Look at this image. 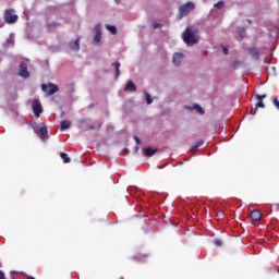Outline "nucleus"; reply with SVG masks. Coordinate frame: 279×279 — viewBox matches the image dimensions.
I'll return each mask as SVG.
<instances>
[{
	"label": "nucleus",
	"instance_id": "nucleus-16",
	"mask_svg": "<svg viewBox=\"0 0 279 279\" xmlns=\"http://www.w3.org/2000/svg\"><path fill=\"white\" fill-rule=\"evenodd\" d=\"M187 109L189 110H196V112H198V114H204L205 113L204 108H202V106H199L197 104L193 105V108L187 107Z\"/></svg>",
	"mask_w": 279,
	"mask_h": 279
},
{
	"label": "nucleus",
	"instance_id": "nucleus-6",
	"mask_svg": "<svg viewBox=\"0 0 279 279\" xmlns=\"http://www.w3.org/2000/svg\"><path fill=\"white\" fill-rule=\"evenodd\" d=\"M32 108L35 117H40V114H43V105L39 100H33Z\"/></svg>",
	"mask_w": 279,
	"mask_h": 279
},
{
	"label": "nucleus",
	"instance_id": "nucleus-1",
	"mask_svg": "<svg viewBox=\"0 0 279 279\" xmlns=\"http://www.w3.org/2000/svg\"><path fill=\"white\" fill-rule=\"evenodd\" d=\"M199 32L197 29H193V27H186L182 34V40L189 47H193V45H197L199 43Z\"/></svg>",
	"mask_w": 279,
	"mask_h": 279
},
{
	"label": "nucleus",
	"instance_id": "nucleus-19",
	"mask_svg": "<svg viewBox=\"0 0 279 279\" xmlns=\"http://www.w3.org/2000/svg\"><path fill=\"white\" fill-rule=\"evenodd\" d=\"M112 66H114V69H116V77H119V75L121 74V71H120V69H121V63H120V62H114V63L112 64Z\"/></svg>",
	"mask_w": 279,
	"mask_h": 279
},
{
	"label": "nucleus",
	"instance_id": "nucleus-9",
	"mask_svg": "<svg viewBox=\"0 0 279 279\" xmlns=\"http://www.w3.org/2000/svg\"><path fill=\"white\" fill-rule=\"evenodd\" d=\"M248 53L253 58V60H259L260 59V50L256 47L248 48Z\"/></svg>",
	"mask_w": 279,
	"mask_h": 279
},
{
	"label": "nucleus",
	"instance_id": "nucleus-2",
	"mask_svg": "<svg viewBox=\"0 0 279 279\" xmlns=\"http://www.w3.org/2000/svg\"><path fill=\"white\" fill-rule=\"evenodd\" d=\"M41 90L46 93L48 97H51V95H56L60 90V87L53 83H47V84H41Z\"/></svg>",
	"mask_w": 279,
	"mask_h": 279
},
{
	"label": "nucleus",
	"instance_id": "nucleus-17",
	"mask_svg": "<svg viewBox=\"0 0 279 279\" xmlns=\"http://www.w3.org/2000/svg\"><path fill=\"white\" fill-rule=\"evenodd\" d=\"M202 145H204V141H201V142L196 143V145L192 146L190 151L192 154H197V149H199V147H202Z\"/></svg>",
	"mask_w": 279,
	"mask_h": 279
},
{
	"label": "nucleus",
	"instance_id": "nucleus-25",
	"mask_svg": "<svg viewBox=\"0 0 279 279\" xmlns=\"http://www.w3.org/2000/svg\"><path fill=\"white\" fill-rule=\"evenodd\" d=\"M46 25L47 27H60L61 24L59 22H51L47 23Z\"/></svg>",
	"mask_w": 279,
	"mask_h": 279
},
{
	"label": "nucleus",
	"instance_id": "nucleus-21",
	"mask_svg": "<svg viewBox=\"0 0 279 279\" xmlns=\"http://www.w3.org/2000/svg\"><path fill=\"white\" fill-rule=\"evenodd\" d=\"M258 108H265V102H263V100H257V104L255 105L254 114H256Z\"/></svg>",
	"mask_w": 279,
	"mask_h": 279
},
{
	"label": "nucleus",
	"instance_id": "nucleus-32",
	"mask_svg": "<svg viewBox=\"0 0 279 279\" xmlns=\"http://www.w3.org/2000/svg\"><path fill=\"white\" fill-rule=\"evenodd\" d=\"M133 138H134L136 145H141V138H138V136L134 135Z\"/></svg>",
	"mask_w": 279,
	"mask_h": 279
},
{
	"label": "nucleus",
	"instance_id": "nucleus-5",
	"mask_svg": "<svg viewBox=\"0 0 279 279\" xmlns=\"http://www.w3.org/2000/svg\"><path fill=\"white\" fill-rule=\"evenodd\" d=\"M88 121V119H82L80 121L81 130H84L85 132H88V130H101V123H98L97 126H95V124H89Z\"/></svg>",
	"mask_w": 279,
	"mask_h": 279
},
{
	"label": "nucleus",
	"instance_id": "nucleus-11",
	"mask_svg": "<svg viewBox=\"0 0 279 279\" xmlns=\"http://www.w3.org/2000/svg\"><path fill=\"white\" fill-rule=\"evenodd\" d=\"M260 217H263V214L258 209H254L251 211L250 218L252 221H260Z\"/></svg>",
	"mask_w": 279,
	"mask_h": 279
},
{
	"label": "nucleus",
	"instance_id": "nucleus-28",
	"mask_svg": "<svg viewBox=\"0 0 279 279\" xmlns=\"http://www.w3.org/2000/svg\"><path fill=\"white\" fill-rule=\"evenodd\" d=\"M153 99H151V96L148 94V93H146V102L148 104V106H150V104H153Z\"/></svg>",
	"mask_w": 279,
	"mask_h": 279
},
{
	"label": "nucleus",
	"instance_id": "nucleus-27",
	"mask_svg": "<svg viewBox=\"0 0 279 279\" xmlns=\"http://www.w3.org/2000/svg\"><path fill=\"white\" fill-rule=\"evenodd\" d=\"M256 99L257 101H263V99H267V94L256 95Z\"/></svg>",
	"mask_w": 279,
	"mask_h": 279
},
{
	"label": "nucleus",
	"instance_id": "nucleus-3",
	"mask_svg": "<svg viewBox=\"0 0 279 279\" xmlns=\"http://www.w3.org/2000/svg\"><path fill=\"white\" fill-rule=\"evenodd\" d=\"M195 10V3L186 2L179 8L180 16H189Z\"/></svg>",
	"mask_w": 279,
	"mask_h": 279
},
{
	"label": "nucleus",
	"instance_id": "nucleus-38",
	"mask_svg": "<svg viewBox=\"0 0 279 279\" xmlns=\"http://www.w3.org/2000/svg\"><path fill=\"white\" fill-rule=\"evenodd\" d=\"M178 165H184V161H179Z\"/></svg>",
	"mask_w": 279,
	"mask_h": 279
},
{
	"label": "nucleus",
	"instance_id": "nucleus-15",
	"mask_svg": "<svg viewBox=\"0 0 279 279\" xmlns=\"http://www.w3.org/2000/svg\"><path fill=\"white\" fill-rule=\"evenodd\" d=\"M69 128H71V121L62 120L61 123H60L61 132H64V130H69Z\"/></svg>",
	"mask_w": 279,
	"mask_h": 279
},
{
	"label": "nucleus",
	"instance_id": "nucleus-40",
	"mask_svg": "<svg viewBox=\"0 0 279 279\" xmlns=\"http://www.w3.org/2000/svg\"><path fill=\"white\" fill-rule=\"evenodd\" d=\"M159 169H165V166L159 167Z\"/></svg>",
	"mask_w": 279,
	"mask_h": 279
},
{
	"label": "nucleus",
	"instance_id": "nucleus-18",
	"mask_svg": "<svg viewBox=\"0 0 279 279\" xmlns=\"http://www.w3.org/2000/svg\"><path fill=\"white\" fill-rule=\"evenodd\" d=\"M236 34H238V36H240V38H245V27L239 26L236 28Z\"/></svg>",
	"mask_w": 279,
	"mask_h": 279
},
{
	"label": "nucleus",
	"instance_id": "nucleus-7",
	"mask_svg": "<svg viewBox=\"0 0 279 279\" xmlns=\"http://www.w3.org/2000/svg\"><path fill=\"white\" fill-rule=\"evenodd\" d=\"M35 133L38 137H40L41 141H45L47 138V134H49V131L47 130V125L43 124L39 129H35Z\"/></svg>",
	"mask_w": 279,
	"mask_h": 279
},
{
	"label": "nucleus",
	"instance_id": "nucleus-22",
	"mask_svg": "<svg viewBox=\"0 0 279 279\" xmlns=\"http://www.w3.org/2000/svg\"><path fill=\"white\" fill-rule=\"evenodd\" d=\"M223 5H226V2L223 0H220L214 4V8H216L217 10H221L223 9Z\"/></svg>",
	"mask_w": 279,
	"mask_h": 279
},
{
	"label": "nucleus",
	"instance_id": "nucleus-39",
	"mask_svg": "<svg viewBox=\"0 0 279 279\" xmlns=\"http://www.w3.org/2000/svg\"><path fill=\"white\" fill-rule=\"evenodd\" d=\"M64 117V111L61 112V118Z\"/></svg>",
	"mask_w": 279,
	"mask_h": 279
},
{
	"label": "nucleus",
	"instance_id": "nucleus-10",
	"mask_svg": "<svg viewBox=\"0 0 279 279\" xmlns=\"http://www.w3.org/2000/svg\"><path fill=\"white\" fill-rule=\"evenodd\" d=\"M182 58H184L183 53L175 52L172 57V64H174V66H180L182 63Z\"/></svg>",
	"mask_w": 279,
	"mask_h": 279
},
{
	"label": "nucleus",
	"instance_id": "nucleus-20",
	"mask_svg": "<svg viewBox=\"0 0 279 279\" xmlns=\"http://www.w3.org/2000/svg\"><path fill=\"white\" fill-rule=\"evenodd\" d=\"M60 158L63 160V162L69 163L71 162V158L69 157V155L66 153H61L60 154Z\"/></svg>",
	"mask_w": 279,
	"mask_h": 279
},
{
	"label": "nucleus",
	"instance_id": "nucleus-8",
	"mask_svg": "<svg viewBox=\"0 0 279 279\" xmlns=\"http://www.w3.org/2000/svg\"><path fill=\"white\" fill-rule=\"evenodd\" d=\"M20 76L21 77H29V71L27 70V63H25L24 61L21 62L20 64Z\"/></svg>",
	"mask_w": 279,
	"mask_h": 279
},
{
	"label": "nucleus",
	"instance_id": "nucleus-29",
	"mask_svg": "<svg viewBox=\"0 0 279 279\" xmlns=\"http://www.w3.org/2000/svg\"><path fill=\"white\" fill-rule=\"evenodd\" d=\"M272 104L277 108V110H279V100H278V98L272 99Z\"/></svg>",
	"mask_w": 279,
	"mask_h": 279
},
{
	"label": "nucleus",
	"instance_id": "nucleus-14",
	"mask_svg": "<svg viewBox=\"0 0 279 279\" xmlns=\"http://www.w3.org/2000/svg\"><path fill=\"white\" fill-rule=\"evenodd\" d=\"M69 47L72 51H80V38L75 39V41H71Z\"/></svg>",
	"mask_w": 279,
	"mask_h": 279
},
{
	"label": "nucleus",
	"instance_id": "nucleus-37",
	"mask_svg": "<svg viewBox=\"0 0 279 279\" xmlns=\"http://www.w3.org/2000/svg\"><path fill=\"white\" fill-rule=\"evenodd\" d=\"M246 22L248 23V25H252V20H246Z\"/></svg>",
	"mask_w": 279,
	"mask_h": 279
},
{
	"label": "nucleus",
	"instance_id": "nucleus-23",
	"mask_svg": "<svg viewBox=\"0 0 279 279\" xmlns=\"http://www.w3.org/2000/svg\"><path fill=\"white\" fill-rule=\"evenodd\" d=\"M106 29H108V32L112 33L113 35L117 34V26L106 25Z\"/></svg>",
	"mask_w": 279,
	"mask_h": 279
},
{
	"label": "nucleus",
	"instance_id": "nucleus-31",
	"mask_svg": "<svg viewBox=\"0 0 279 279\" xmlns=\"http://www.w3.org/2000/svg\"><path fill=\"white\" fill-rule=\"evenodd\" d=\"M159 27H162V25H160V23L153 24V29H158Z\"/></svg>",
	"mask_w": 279,
	"mask_h": 279
},
{
	"label": "nucleus",
	"instance_id": "nucleus-12",
	"mask_svg": "<svg viewBox=\"0 0 279 279\" xmlns=\"http://www.w3.org/2000/svg\"><path fill=\"white\" fill-rule=\"evenodd\" d=\"M157 151L158 148L146 147L144 148V156H146V158H151V156H154Z\"/></svg>",
	"mask_w": 279,
	"mask_h": 279
},
{
	"label": "nucleus",
	"instance_id": "nucleus-13",
	"mask_svg": "<svg viewBox=\"0 0 279 279\" xmlns=\"http://www.w3.org/2000/svg\"><path fill=\"white\" fill-rule=\"evenodd\" d=\"M124 90H126V93H136V85L134 82L129 81L124 87Z\"/></svg>",
	"mask_w": 279,
	"mask_h": 279
},
{
	"label": "nucleus",
	"instance_id": "nucleus-34",
	"mask_svg": "<svg viewBox=\"0 0 279 279\" xmlns=\"http://www.w3.org/2000/svg\"><path fill=\"white\" fill-rule=\"evenodd\" d=\"M222 51H223V54H225V56H228V47H223V48H222Z\"/></svg>",
	"mask_w": 279,
	"mask_h": 279
},
{
	"label": "nucleus",
	"instance_id": "nucleus-26",
	"mask_svg": "<svg viewBox=\"0 0 279 279\" xmlns=\"http://www.w3.org/2000/svg\"><path fill=\"white\" fill-rule=\"evenodd\" d=\"M214 244L216 245V247H221L223 245V242L220 239H215Z\"/></svg>",
	"mask_w": 279,
	"mask_h": 279
},
{
	"label": "nucleus",
	"instance_id": "nucleus-41",
	"mask_svg": "<svg viewBox=\"0 0 279 279\" xmlns=\"http://www.w3.org/2000/svg\"><path fill=\"white\" fill-rule=\"evenodd\" d=\"M124 154H128V149H124Z\"/></svg>",
	"mask_w": 279,
	"mask_h": 279
},
{
	"label": "nucleus",
	"instance_id": "nucleus-36",
	"mask_svg": "<svg viewBox=\"0 0 279 279\" xmlns=\"http://www.w3.org/2000/svg\"><path fill=\"white\" fill-rule=\"evenodd\" d=\"M138 149H140V147H138V146H135V147H134V153L137 154V153H138Z\"/></svg>",
	"mask_w": 279,
	"mask_h": 279
},
{
	"label": "nucleus",
	"instance_id": "nucleus-33",
	"mask_svg": "<svg viewBox=\"0 0 279 279\" xmlns=\"http://www.w3.org/2000/svg\"><path fill=\"white\" fill-rule=\"evenodd\" d=\"M233 66H234V69L241 66V61H235Z\"/></svg>",
	"mask_w": 279,
	"mask_h": 279
},
{
	"label": "nucleus",
	"instance_id": "nucleus-4",
	"mask_svg": "<svg viewBox=\"0 0 279 279\" xmlns=\"http://www.w3.org/2000/svg\"><path fill=\"white\" fill-rule=\"evenodd\" d=\"M3 19L9 25H14L19 21V15L14 14L13 10L7 9Z\"/></svg>",
	"mask_w": 279,
	"mask_h": 279
},
{
	"label": "nucleus",
	"instance_id": "nucleus-35",
	"mask_svg": "<svg viewBox=\"0 0 279 279\" xmlns=\"http://www.w3.org/2000/svg\"><path fill=\"white\" fill-rule=\"evenodd\" d=\"M0 279H5V274L2 270H0Z\"/></svg>",
	"mask_w": 279,
	"mask_h": 279
},
{
	"label": "nucleus",
	"instance_id": "nucleus-24",
	"mask_svg": "<svg viewBox=\"0 0 279 279\" xmlns=\"http://www.w3.org/2000/svg\"><path fill=\"white\" fill-rule=\"evenodd\" d=\"M95 45H99L101 43V34H97L94 37Z\"/></svg>",
	"mask_w": 279,
	"mask_h": 279
},
{
	"label": "nucleus",
	"instance_id": "nucleus-30",
	"mask_svg": "<svg viewBox=\"0 0 279 279\" xmlns=\"http://www.w3.org/2000/svg\"><path fill=\"white\" fill-rule=\"evenodd\" d=\"M95 32H96V34H101V25H96L95 26Z\"/></svg>",
	"mask_w": 279,
	"mask_h": 279
}]
</instances>
